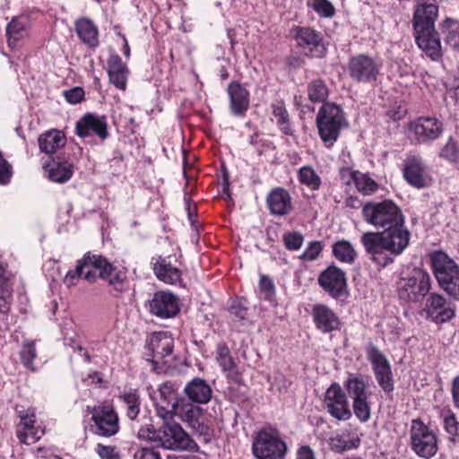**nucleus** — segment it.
Listing matches in <instances>:
<instances>
[{"instance_id":"1","label":"nucleus","mask_w":459,"mask_h":459,"mask_svg":"<svg viewBox=\"0 0 459 459\" xmlns=\"http://www.w3.org/2000/svg\"><path fill=\"white\" fill-rule=\"evenodd\" d=\"M362 217L368 224L383 229V231H368L360 237L366 256L377 266L390 265L407 248L411 238L401 208L390 199L370 201L364 204Z\"/></svg>"},{"instance_id":"2","label":"nucleus","mask_w":459,"mask_h":459,"mask_svg":"<svg viewBox=\"0 0 459 459\" xmlns=\"http://www.w3.org/2000/svg\"><path fill=\"white\" fill-rule=\"evenodd\" d=\"M438 15L436 0H418L412 25L418 47L432 60L441 56V44L435 22Z\"/></svg>"},{"instance_id":"3","label":"nucleus","mask_w":459,"mask_h":459,"mask_svg":"<svg viewBox=\"0 0 459 459\" xmlns=\"http://www.w3.org/2000/svg\"><path fill=\"white\" fill-rule=\"evenodd\" d=\"M98 276L107 281L116 290H120L125 279L124 273L118 271L105 257L88 252L77 261L74 270L67 272L64 282L71 287L74 286L81 278L93 282Z\"/></svg>"},{"instance_id":"4","label":"nucleus","mask_w":459,"mask_h":459,"mask_svg":"<svg viewBox=\"0 0 459 459\" xmlns=\"http://www.w3.org/2000/svg\"><path fill=\"white\" fill-rule=\"evenodd\" d=\"M288 446L280 430L266 425L254 434L252 453L255 459H285Z\"/></svg>"},{"instance_id":"5","label":"nucleus","mask_w":459,"mask_h":459,"mask_svg":"<svg viewBox=\"0 0 459 459\" xmlns=\"http://www.w3.org/2000/svg\"><path fill=\"white\" fill-rule=\"evenodd\" d=\"M347 126L344 113L340 106L332 102L322 105L316 115V126L319 136L327 148L334 144L342 129Z\"/></svg>"},{"instance_id":"6","label":"nucleus","mask_w":459,"mask_h":459,"mask_svg":"<svg viewBox=\"0 0 459 459\" xmlns=\"http://www.w3.org/2000/svg\"><path fill=\"white\" fill-rule=\"evenodd\" d=\"M431 267L439 286L450 296L459 295V268L455 262L443 251L429 255Z\"/></svg>"},{"instance_id":"7","label":"nucleus","mask_w":459,"mask_h":459,"mask_svg":"<svg viewBox=\"0 0 459 459\" xmlns=\"http://www.w3.org/2000/svg\"><path fill=\"white\" fill-rule=\"evenodd\" d=\"M344 387L352 401V409L357 419L361 422L368 421L371 417V392L365 377L359 374L350 375L344 382Z\"/></svg>"},{"instance_id":"8","label":"nucleus","mask_w":459,"mask_h":459,"mask_svg":"<svg viewBox=\"0 0 459 459\" xmlns=\"http://www.w3.org/2000/svg\"><path fill=\"white\" fill-rule=\"evenodd\" d=\"M381 60L367 54L352 56L348 62L349 76L358 83L375 84L381 74Z\"/></svg>"},{"instance_id":"9","label":"nucleus","mask_w":459,"mask_h":459,"mask_svg":"<svg viewBox=\"0 0 459 459\" xmlns=\"http://www.w3.org/2000/svg\"><path fill=\"white\" fill-rule=\"evenodd\" d=\"M409 434L411 449L418 456L429 459L437 454V436L420 419L411 421Z\"/></svg>"},{"instance_id":"10","label":"nucleus","mask_w":459,"mask_h":459,"mask_svg":"<svg viewBox=\"0 0 459 459\" xmlns=\"http://www.w3.org/2000/svg\"><path fill=\"white\" fill-rule=\"evenodd\" d=\"M431 289V277L424 270L414 269L411 275L402 278L398 296L407 302H420Z\"/></svg>"},{"instance_id":"11","label":"nucleus","mask_w":459,"mask_h":459,"mask_svg":"<svg viewBox=\"0 0 459 459\" xmlns=\"http://www.w3.org/2000/svg\"><path fill=\"white\" fill-rule=\"evenodd\" d=\"M158 445L169 450L197 451V444L189 437L178 422L163 423L158 429Z\"/></svg>"},{"instance_id":"12","label":"nucleus","mask_w":459,"mask_h":459,"mask_svg":"<svg viewBox=\"0 0 459 459\" xmlns=\"http://www.w3.org/2000/svg\"><path fill=\"white\" fill-rule=\"evenodd\" d=\"M443 130V123L434 117H420L407 126L409 139L418 144H428L437 140Z\"/></svg>"},{"instance_id":"13","label":"nucleus","mask_w":459,"mask_h":459,"mask_svg":"<svg viewBox=\"0 0 459 459\" xmlns=\"http://www.w3.org/2000/svg\"><path fill=\"white\" fill-rule=\"evenodd\" d=\"M91 430L95 435L110 437L118 433L119 418L117 411L110 405H96L91 411Z\"/></svg>"},{"instance_id":"14","label":"nucleus","mask_w":459,"mask_h":459,"mask_svg":"<svg viewBox=\"0 0 459 459\" xmlns=\"http://www.w3.org/2000/svg\"><path fill=\"white\" fill-rule=\"evenodd\" d=\"M172 409L194 433L205 442L210 440L211 429L204 422V410L199 405L183 401L181 403H172Z\"/></svg>"},{"instance_id":"15","label":"nucleus","mask_w":459,"mask_h":459,"mask_svg":"<svg viewBox=\"0 0 459 459\" xmlns=\"http://www.w3.org/2000/svg\"><path fill=\"white\" fill-rule=\"evenodd\" d=\"M368 360L378 385L385 393H392L394 389L391 365L383 352L374 344L369 343L366 348Z\"/></svg>"},{"instance_id":"16","label":"nucleus","mask_w":459,"mask_h":459,"mask_svg":"<svg viewBox=\"0 0 459 459\" xmlns=\"http://www.w3.org/2000/svg\"><path fill=\"white\" fill-rule=\"evenodd\" d=\"M20 423L17 426L16 436L24 444L30 445L37 442L44 434V429L37 424L35 410L28 408L18 410Z\"/></svg>"},{"instance_id":"17","label":"nucleus","mask_w":459,"mask_h":459,"mask_svg":"<svg viewBox=\"0 0 459 459\" xmlns=\"http://www.w3.org/2000/svg\"><path fill=\"white\" fill-rule=\"evenodd\" d=\"M325 406L329 414L338 420H348L351 417L346 394L337 383L326 390Z\"/></svg>"},{"instance_id":"18","label":"nucleus","mask_w":459,"mask_h":459,"mask_svg":"<svg viewBox=\"0 0 459 459\" xmlns=\"http://www.w3.org/2000/svg\"><path fill=\"white\" fill-rule=\"evenodd\" d=\"M149 312L160 318H171L179 312L178 299L171 292L157 291L148 301Z\"/></svg>"},{"instance_id":"19","label":"nucleus","mask_w":459,"mask_h":459,"mask_svg":"<svg viewBox=\"0 0 459 459\" xmlns=\"http://www.w3.org/2000/svg\"><path fill=\"white\" fill-rule=\"evenodd\" d=\"M294 30L297 44L304 55L314 57L323 56L325 48L320 32L309 27H297Z\"/></svg>"},{"instance_id":"20","label":"nucleus","mask_w":459,"mask_h":459,"mask_svg":"<svg viewBox=\"0 0 459 459\" xmlns=\"http://www.w3.org/2000/svg\"><path fill=\"white\" fill-rule=\"evenodd\" d=\"M318 283L331 297L340 298L347 287L345 273L335 265H330L319 274Z\"/></svg>"},{"instance_id":"21","label":"nucleus","mask_w":459,"mask_h":459,"mask_svg":"<svg viewBox=\"0 0 459 459\" xmlns=\"http://www.w3.org/2000/svg\"><path fill=\"white\" fill-rule=\"evenodd\" d=\"M316 329L323 334L340 331L342 322L337 314L325 304H316L311 310Z\"/></svg>"},{"instance_id":"22","label":"nucleus","mask_w":459,"mask_h":459,"mask_svg":"<svg viewBox=\"0 0 459 459\" xmlns=\"http://www.w3.org/2000/svg\"><path fill=\"white\" fill-rule=\"evenodd\" d=\"M230 99V113L237 117H244L250 105L249 91L237 81H232L227 87Z\"/></svg>"},{"instance_id":"23","label":"nucleus","mask_w":459,"mask_h":459,"mask_svg":"<svg viewBox=\"0 0 459 459\" xmlns=\"http://www.w3.org/2000/svg\"><path fill=\"white\" fill-rule=\"evenodd\" d=\"M76 134L81 138H85L92 134L105 140L108 135V124L105 117L88 113L76 123Z\"/></svg>"},{"instance_id":"24","label":"nucleus","mask_w":459,"mask_h":459,"mask_svg":"<svg viewBox=\"0 0 459 459\" xmlns=\"http://www.w3.org/2000/svg\"><path fill=\"white\" fill-rule=\"evenodd\" d=\"M425 312L436 323H445L450 320L455 314V307L446 302L445 299L437 293H432L427 299Z\"/></svg>"},{"instance_id":"25","label":"nucleus","mask_w":459,"mask_h":459,"mask_svg":"<svg viewBox=\"0 0 459 459\" xmlns=\"http://www.w3.org/2000/svg\"><path fill=\"white\" fill-rule=\"evenodd\" d=\"M403 176L411 186L417 188L426 187L430 182L425 165L416 157H411L405 160Z\"/></svg>"},{"instance_id":"26","label":"nucleus","mask_w":459,"mask_h":459,"mask_svg":"<svg viewBox=\"0 0 459 459\" xmlns=\"http://www.w3.org/2000/svg\"><path fill=\"white\" fill-rule=\"evenodd\" d=\"M184 394L190 403L206 404L212 396V390L206 380L195 377L189 381L184 387Z\"/></svg>"},{"instance_id":"27","label":"nucleus","mask_w":459,"mask_h":459,"mask_svg":"<svg viewBox=\"0 0 459 459\" xmlns=\"http://www.w3.org/2000/svg\"><path fill=\"white\" fill-rule=\"evenodd\" d=\"M266 204L270 212L276 216H284L292 211L291 196L282 187L273 189L266 196Z\"/></svg>"},{"instance_id":"28","label":"nucleus","mask_w":459,"mask_h":459,"mask_svg":"<svg viewBox=\"0 0 459 459\" xmlns=\"http://www.w3.org/2000/svg\"><path fill=\"white\" fill-rule=\"evenodd\" d=\"M30 22L27 16L13 17L6 26L8 46L12 48L18 47L19 42L29 36Z\"/></svg>"},{"instance_id":"29","label":"nucleus","mask_w":459,"mask_h":459,"mask_svg":"<svg viewBox=\"0 0 459 459\" xmlns=\"http://www.w3.org/2000/svg\"><path fill=\"white\" fill-rule=\"evenodd\" d=\"M149 348L154 359H165L164 363H167L166 359L172 356L174 340L167 333H156L151 338Z\"/></svg>"},{"instance_id":"30","label":"nucleus","mask_w":459,"mask_h":459,"mask_svg":"<svg viewBox=\"0 0 459 459\" xmlns=\"http://www.w3.org/2000/svg\"><path fill=\"white\" fill-rule=\"evenodd\" d=\"M109 82L117 89L125 91L126 88L128 69L121 57L111 55L107 62Z\"/></svg>"},{"instance_id":"31","label":"nucleus","mask_w":459,"mask_h":459,"mask_svg":"<svg viewBox=\"0 0 459 459\" xmlns=\"http://www.w3.org/2000/svg\"><path fill=\"white\" fill-rule=\"evenodd\" d=\"M169 257L159 256L153 264V272L156 277L168 284H176L181 281V270L173 265Z\"/></svg>"},{"instance_id":"32","label":"nucleus","mask_w":459,"mask_h":459,"mask_svg":"<svg viewBox=\"0 0 459 459\" xmlns=\"http://www.w3.org/2000/svg\"><path fill=\"white\" fill-rule=\"evenodd\" d=\"M216 360L229 378H231L235 382L240 380V374L238 373L237 365L225 342L218 343L216 348Z\"/></svg>"},{"instance_id":"33","label":"nucleus","mask_w":459,"mask_h":459,"mask_svg":"<svg viewBox=\"0 0 459 459\" xmlns=\"http://www.w3.org/2000/svg\"><path fill=\"white\" fill-rule=\"evenodd\" d=\"M75 31L79 39L89 48L99 46V30L88 18H81L75 22Z\"/></svg>"},{"instance_id":"34","label":"nucleus","mask_w":459,"mask_h":459,"mask_svg":"<svg viewBox=\"0 0 459 459\" xmlns=\"http://www.w3.org/2000/svg\"><path fill=\"white\" fill-rule=\"evenodd\" d=\"M38 142L41 152L53 154L65 146V137L61 131L52 129L40 134Z\"/></svg>"},{"instance_id":"35","label":"nucleus","mask_w":459,"mask_h":459,"mask_svg":"<svg viewBox=\"0 0 459 459\" xmlns=\"http://www.w3.org/2000/svg\"><path fill=\"white\" fill-rule=\"evenodd\" d=\"M48 178L50 180L57 183H65L68 181L74 174V166L72 163L62 160L59 157L53 160L51 163L47 165Z\"/></svg>"},{"instance_id":"36","label":"nucleus","mask_w":459,"mask_h":459,"mask_svg":"<svg viewBox=\"0 0 459 459\" xmlns=\"http://www.w3.org/2000/svg\"><path fill=\"white\" fill-rule=\"evenodd\" d=\"M118 398L124 403V408L127 418L136 420L141 410V398L136 390L122 393Z\"/></svg>"},{"instance_id":"37","label":"nucleus","mask_w":459,"mask_h":459,"mask_svg":"<svg viewBox=\"0 0 459 459\" xmlns=\"http://www.w3.org/2000/svg\"><path fill=\"white\" fill-rule=\"evenodd\" d=\"M12 283L10 277L0 262V311L6 312L9 309V304L12 299Z\"/></svg>"},{"instance_id":"38","label":"nucleus","mask_w":459,"mask_h":459,"mask_svg":"<svg viewBox=\"0 0 459 459\" xmlns=\"http://www.w3.org/2000/svg\"><path fill=\"white\" fill-rule=\"evenodd\" d=\"M333 256L342 263L352 264L355 261L357 253L348 240H338L332 246Z\"/></svg>"},{"instance_id":"39","label":"nucleus","mask_w":459,"mask_h":459,"mask_svg":"<svg viewBox=\"0 0 459 459\" xmlns=\"http://www.w3.org/2000/svg\"><path fill=\"white\" fill-rule=\"evenodd\" d=\"M441 30L446 44L455 49L459 48V22L446 18L442 22Z\"/></svg>"},{"instance_id":"40","label":"nucleus","mask_w":459,"mask_h":459,"mask_svg":"<svg viewBox=\"0 0 459 459\" xmlns=\"http://www.w3.org/2000/svg\"><path fill=\"white\" fill-rule=\"evenodd\" d=\"M307 91L309 100L315 103H325V101L329 94L327 85L320 78L309 82Z\"/></svg>"},{"instance_id":"41","label":"nucleus","mask_w":459,"mask_h":459,"mask_svg":"<svg viewBox=\"0 0 459 459\" xmlns=\"http://www.w3.org/2000/svg\"><path fill=\"white\" fill-rule=\"evenodd\" d=\"M298 178L302 185L311 190H318L321 186V178L316 170L310 166H304L299 169Z\"/></svg>"},{"instance_id":"42","label":"nucleus","mask_w":459,"mask_h":459,"mask_svg":"<svg viewBox=\"0 0 459 459\" xmlns=\"http://www.w3.org/2000/svg\"><path fill=\"white\" fill-rule=\"evenodd\" d=\"M440 416L443 419L446 432L450 435L449 439L455 441L459 429L456 414L449 408H443Z\"/></svg>"},{"instance_id":"43","label":"nucleus","mask_w":459,"mask_h":459,"mask_svg":"<svg viewBox=\"0 0 459 459\" xmlns=\"http://www.w3.org/2000/svg\"><path fill=\"white\" fill-rule=\"evenodd\" d=\"M273 115L277 120L280 130L287 134L291 135L293 130L289 122V114L283 104H274L272 106Z\"/></svg>"},{"instance_id":"44","label":"nucleus","mask_w":459,"mask_h":459,"mask_svg":"<svg viewBox=\"0 0 459 459\" xmlns=\"http://www.w3.org/2000/svg\"><path fill=\"white\" fill-rule=\"evenodd\" d=\"M354 186L363 195H370L378 188L377 183L373 178L361 172L357 173Z\"/></svg>"},{"instance_id":"45","label":"nucleus","mask_w":459,"mask_h":459,"mask_svg":"<svg viewBox=\"0 0 459 459\" xmlns=\"http://www.w3.org/2000/svg\"><path fill=\"white\" fill-rule=\"evenodd\" d=\"M20 357L25 368L34 371L33 360L37 357L35 343L32 341H25L22 343Z\"/></svg>"},{"instance_id":"46","label":"nucleus","mask_w":459,"mask_h":459,"mask_svg":"<svg viewBox=\"0 0 459 459\" xmlns=\"http://www.w3.org/2000/svg\"><path fill=\"white\" fill-rule=\"evenodd\" d=\"M282 243L288 251H297L304 243V236L297 230L286 231L282 235Z\"/></svg>"},{"instance_id":"47","label":"nucleus","mask_w":459,"mask_h":459,"mask_svg":"<svg viewBox=\"0 0 459 459\" xmlns=\"http://www.w3.org/2000/svg\"><path fill=\"white\" fill-rule=\"evenodd\" d=\"M359 444V440L345 439L342 436H335L329 440V446L332 451L336 453H342L344 451L356 448Z\"/></svg>"},{"instance_id":"48","label":"nucleus","mask_w":459,"mask_h":459,"mask_svg":"<svg viewBox=\"0 0 459 459\" xmlns=\"http://www.w3.org/2000/svg\"><path fill=\"white\" fill-rule=\"evenodd\" d=\"M324 245L321 241L313 240L308 242L306 249L299 255V259L304 262H312L316 260L322 253Z\"/></svg>"},{"instance_id":"49","label":"nucleus","mask_w":459,"mask_h":459,"mask_svg":"<svg viewBox=\"0 0 459 459\" xmlns=\"http://www.w3.org/2000/svg\"><path fill=\"white\" fill-rule=\"evenodd\" d=\"M259 289L262 297L268 300L273 301L275 296V287L272 279L263 275L259 281Z\"/></svg>"},{"instance_id":"50","label":"nucleus","mask_w":459,"mask_h":459,"mask_svg":"<svg viewBox=\"0 0 459 459\" xmlns=\"http://www.w3.org/2000/svg\"><path fill=\"white\" fill-rule=\"evenodd\" d=\"M440 156L450 162H456L459 154L457 149V143L455 139L450 137L445 146L440 151Z\"/></svg>"},{"instance_id":"51","label":"nucleus","mask_w":459,"mask_h":459,"mask_svg":"<svg viewBox=\"0 0 459 459\" xmlns=\"http://www.w3.org/2000/svg\"><path fill=\"white\" fill-rule=\"evenodd\" d=\"M312 8L322 17L329 18L334 14V7L328 0H312Z\"/></svg>"},{"instance_id":"52","label":"nucleus","mask_w":459,"mask_h":459,"mask_svg":"<svg viewBox=\"0 0 459 459\" xmlns=\"http://www.w3.org/2000/svg\"><path fill=\"white\" fill-rule=\"evenodd\" d=\"M13 176L12 165L4 159L0 151V185H6Z\"/></svg>"},{"instance_id":"53","label":"nucleus","mask_w":459,"mask_h":459,"mask_svg":"<svg viewBox=\"0 0 459 459\" xmlns=\"http://www.w3.org/2000/svg\"><path fill=\"white\" fill-rule=\"evenodd\" d=\"M95 451L101 459H119V454L114 446L98 444Z\"/></svg>"},{"instance_id":"54","label":"nucleus","mask_w":459,"mask_h":459,"mask_svg":"<svg viewBox=\"0 0 459 459\" xmlns=\"http://www.w3.org/2000/svg\"><path fill=\"white\" fill-rule=\"evenodd\" d=\"M359 170H353L349 167H342L339 169V178L346 186L354 185Z\"/></svg>"},{"instance_id":"55","label":"nucleus","mask_w":459,"mask_h":459,"mask_svg":"<svg viewBox=\"0 0 459 459\" xmlns=\"http://www.w3.org/2000/svg\"><path fill=\"white\" fill-rule=\"evenodd\" d=\"M139 439L153 441L158 444V429L152 425H147L139 429L137 432Z\"/></svg>"},{"instance_id":"56","label":"nucleus","mask_w":459,"mask_h":459,"mask_svg":"<svg viewBox=\"0 0 459 459\" xmlns=\"http://www.w3.org/2000/svg\"><path fill=\"white\" fill-rule=\"evenodd\" d=\"M65 97L67 102L71 104H77L83 99L84 91L80 87H75L65 91Z\"/></svg>"},{"instance_id":"57","label":"nucleus","mask_w":459,"mask_h":459,"mask_svg":"<svg viewBox=\"0 0 459 459\" xmlns=\"http://www.w3.org/2000/svg\"><path fill=\"white\" fill-rule=\"evenodd\" d=\"M230 311L238 320H244L247 315V307L239 300H236L231 304Z\"/></svg>"},{"instance_id":"58","label":"nucleus","mask_w":459,"mask_h":459,"mask_svg":"<svg viewBox=\"0 0 459 459\" xmlns=\"http://www.w3.org/2000/svg\"><path fill=\"white\" fill-rule=\"evenodd\" d=\"M156 411L158 416L164 420V423L171 422L170 420H172V411H174L172 408L169 409L163 405L157 404Z\"/></svg>"},{"instance_id":"59","label":"nucleus","mask_w":459,"mask_h":459,"mask_svg":"<svg viewBox=\"0 0 459 459\" xmlns=\"http://www.w3.org/2000/svg\"><path fill=\"white\" fill-rule=\"evenodd\" d=\"M296 459H316L313 450L308 446H302L297 451Z\"/></svg>"},{"instance_id":"60","label":"nucleus","mask_w":459,"mask_h":459,"mask_svg":"<svg viewBox=\"0 0 459 459\" xmlns=\"http://www.w3.org/2000/svg\"><path fill=\"white\" fill-rule=\"evenodd\" d=\"M139 459H161L158 452L150 448H143L139 452Z\"/></svg>"},{"instance_id":"61","label":"nucleus","mask_w":459,"mask_h":459,"mask_svg":"<svg viewBox=\"0 0 459 459\" xmlns=\"http://www.w3.org/2000/svg\"><path fill=\"white\" fill-rule=\"evenodd\" d=\"M452 394L455 405L459 407V376L454 377L452 385Z\"/></svg>"},{"instance_id":"62","label":"nucleus","mask_w":459,"mask_h":459,"mask_svg":"<svg viewBox=\"0 0 459 459\" xmlns=\"http://www.w3.org/2000/svg\"><path fill=\"white\" fill-rule=\"evenodd\" d=\"M159 393H160V396L168 402H169V397L171 395H173V391H172L171 387L169 386L168 385H164L160 386Z\"/></svg>"},{"instance_id":"63","label":"nucleus","mask_w":459,"mask_h":459,"mask_svg":"<svg viewBox=\"0 0 459 459\" xmlns=\"http://www.w3.org/2000/svg\"><path fill=\"white\" fill-rule=\"evenodd\" d=\"M445 100L446 101L447 105H450L452 102L456 105L457 103V98H456V89L449 90L447 91Z\"/></svg>"},{"instance_id":"64","label":"nucleus","mask_w":459,"mask_h":459,"mask_svg":"<svg viewBox=\"0 0 459 459\" xmlns=\"http://www.w3.org/2000/svg\"><path fill=\"white\" fill-rule=\"evenodd\" d=\"M123 40H124V47H123V54L128 57L130 56V48H129V45H128V42H127V39H126L125 36H123Z\"/></svg>"}]
</instances>
